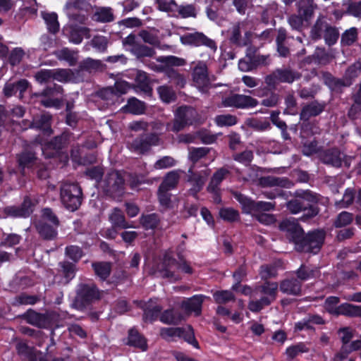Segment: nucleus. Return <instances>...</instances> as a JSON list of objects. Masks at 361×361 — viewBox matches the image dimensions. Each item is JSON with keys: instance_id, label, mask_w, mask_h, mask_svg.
<instances>
[{"instance_id": "nucleus-1", "label": "nucleus", "mask_w": 361, "mask_h": 361, "mask_svg": "<svg viewBox=\"0 0 361 361\" xmlns=\"http://www.w3.org/2000/svg\"><path fill=\"white\" fill-rule=\"evenodd\" d=\"M318 200L317 195L310 190H297L295 192V198L288 201L286 206L293 214L305 212V217L312 218L319 212L317 207L313 205Z\"/></svg>"}, {"instance_id": "nucleus-2", "label": "nucleus", "mask_w": 361, "mask_h": 361, "mask_svg": "<svg viewBox=\"0 0 361 361\" xmlns=\"http://www.w3.org/2000/svg\"><path fill=\"white\" fill-rule=\"evenodd\" d=\"M126 173L121 171L110 170L100 182L102 192L108 197L120 200L125 194Z\"/></svg>"}, {"instance_id": "nucleus-3", "label": "nucleus", "mask_w": 361, "mask_h": 361, "mask_svg": "<svg viewBox=\"0 0 361 361\" xmlns=\"http://www.w3.org/2000/svg\"><path fill=\"white\" fill-rule=\"evenodd\" d=\"M178 256L179 259L178 262H177L170 253H166L164 255L161 267L159 269L161 277L169 279L173 281L179 280L180 278L175 271V268L185 274H192L193 269L190 267V264L183 257L182 255L178 254Z\"/></svg>"}, {"instance_id": "nucleus-4", "label": "nucleus", "mask_w": 361, "mask_h": 361, "mask_svg": "<svg viewBox=\"0 0 361 361\" xmlns=\"http://www.w3.org/2000/svg\"><path fill=\"white\" fill-rule=\"evenodd\" d=\"M60 199L67 209L74 212L82 204V189L78 183L63 182L60 186Z\"/></svg>"}, {"instance_id": "nucleus-5", "label": "nucleus", "mask_w": 361, "mask_h": 361, "mask_svg": "<svg viewBox=\"0 0 361 361\" xmlns=\"http://www.w3.org/2000/svg\"><path fill=\"white\" fill-rule=\"evenodd\" d=\"M102 292L93 283H80L78 286L76 296L73 306L79 310L99 300Z\"/></svg>"}, {"instance_id": "nucleus-6", "label": "nucleus", "mask_w": 361, "mask_h": 361, "mask_svg": "<svg viewBox=\"0 0 361 361\" xmlns=\"http://www.w3.org/2000/svg\"><path fill=\"white\" fill-rule=\"evenodd\" d=\"M258 289L262 296L259 300L250 301L248 304L249 310L253 312H259L276 300L279 283L273 281H264Z\"/></svg>"}, {"instance_id": "nucleus-7", "label": "nucleus", "mask_w": 361, "mask_h": 361, "mask_svg": "<svg viewBox=\"0 0 361 361\" xmlns=\"http://www.w3.org/2000/svg\"><path fill=\"white\" fill-rule=\"evenodd\" d=\"M131 137L132 136H128V140L126 142L127 147L131 152L140 154L149 152L152 146H157L160 143V137L157 133L142 134L130 140Z\"/></svg>"}, {"instance_id": "nucleus-8", "label": "nucleus", "mask_w": 361, "mask_h": 361, "mask_svg": "<svg viewBox=\"0 0 361 361\" xmlns=\"http://www.w3.org/2000/svg\"><path fill=\"white\" fill-rule=\"evenodd\" d=\"M122 44L126 50L128 51L138 60H142L144 58H152L156 54L153 47L140 42L134 34H130L123 38Z\"/></svg>"}, {"instance_id": "nucleus-9", "label": "nucleus", "mask_w": 361, "mask_h": 361, "mask_svg": "<svg viewBox=\"0 0 361 361\" xmlns=\"http://www.w3.org/2000/svg\"><path fill=\"white\" fill-rule=\"evenodd\" d=\"M301 74L288 67L275 69L271 73L264 78L265 83L271 87L275 88L279 83L291 84L295 80H299Z\"/></svg>"}, {"instance_id": "nucleus-10", "label": "nucleus", "mask_w": 361, "mask_h": 361, "mask_svg": "<svg viewBox=\"0 0 361 361\" xmlns=\"http://www.w3.org/2000/svg\"><path fill=\"white\" fill-rule=\"evenodd\" d=\"M326 233L322 230L314 231L303 235L296 249L298 252H312L317 254L324 243Z\"/></svg>"}, {"instance_id": "nucleus-11", "label": "nucleus", "mask_w": 361, "mask_h": 361, "mask_svg": "<svg viewBox=\"0 0 361 361\" xmlns=\"http://www.w3.org/2000/svg\"><path fill=\"white\" fill-rule=\"evenodd\" d=\"M320 159L324 164L339 168L342 164L346 167H350L352 157L343 154L336 148L326 149L320 154Z\"/></svg>"}, {"instance_id": "nucleus-12", "label": "nucleus", "mask_w": 361, "mask_h": 361, "mask_svg": "<svg viewBox=\"0 0 361 361\" xmlns=\"http://www.w3.org/2000/svg\"><path fill=\"white\" fill-rule=\"evenodd\" d=\"M279 229L285 233L286 238L295 244V250L304 235V231L294 219L283 220L279 224Z\"/></svg>"}, {"instance_id": "nucleus-13", "label": "nucleus", "mask_w": 361, "mask_h": 361, "mask_svg": "<svg viewBox=\"0 0 361 361\" xmlns=\"http://www.w3.org/2000/svg\"><path fill=\"white\" fill-rule=\"evenodd\" d=\"M192 80L195 86L202 92H206L210 87L207 66L203 61L196 63L192 71Z\"/></svg>"}, {"instance_id": "nucleus-14", "label": "nucleus", "mask_w": 361, "mask_h": 361, "mask_svg": "<svg viewBox=\"0 0 361 361\" xmlns=\"http://www.w3.org/2000/svg\"><path fill=\"white\" fill-rule=\"evenodd\" d=\"M180 42L183 44L192 45L195 47L205 46L209 48L213 52L217 49L216 42L207 37L202 32H196L194 33H187L180 37Z\"/></svg>"}, {"instance_id": "nucleus-15", "label": "nucleus", "mask_w": 361, "mask_h": 361, "mask_svg": "<svg viewBox=\"0 0 361 361\" xmlns=\"http://www.w3.org/2000/svg\"><path fill=\"white\" fill-rule=\"evenodd\" d=\"M222 104L225 107H234L236 109L252 108L257 106L258 101L248 95L234 94L225 97Z\"/></svg>"}, {"instance_id": "nucleus-16", "label": "nucleus", "mask_w": 361, "mask_h": 361, "mask_svg": "<svg viewBox=\"0 0 361 361\" xmlns=\"http://www.w3.org/2000/svg\"><path fill=\"white\" fill-rule=\"evenodd\" d=\"M245 23L239 22L234 24L230 29L229 39L231 43L240 47L246 46L250 42L251 32L245 30Z\"/></svg>"}, {"instance_id": "nucleus-17", "label": "nucleus", "mask_w": 361, "mask_h": 361, "mask_svg": "<svg viewBox=\"0 0 361 361\" xmlns=\"http://www.w3.org/2000/svg\"><path fill=\"white\" fill-rule=\"evenodd\" d=\"M297 13L306 20V23L313 18L315 11L318 8L314 0H299L296 4Z\"/></svg>"}, {"instance_id": "nucleus-18", "label": "nucleus", "mask_w": 361, "mask_h": 361, "mask_svg": "<svg viewBox=\"0 0 361 361\" xmlns=\"http://www.w3.org/2000/svg\"><path fill=\"white\" fill-rule=\"evenodd\" d=\"M325 106L324 102H319L317 100L306 104L300 111V120L307 121L310 118L319 115L324 111Z\"/></svg>"}, {"instance_id": "nucleus-19", "label": "nucleus", "mask_w": 361, "mask_h": 361, "mask_svg": "<svg viewBox=\"0 0 361 361\" xmlns=\"http://www.w3.org/2000/svg\"><path fill=\"white\" fill-rule=\"evenodd\" d=\"M34 204L31 199L25 197L19 207H9L6 208V213L13 217H27L33 212Z\"/></svg>"}, {"instance_id": "nucleus-20", "label": "nucleus", "mask_w": 361, "mask_h": 361, "mask_svg": "<svg viewBox=\"0 0 361 361\" xmlns=\"http://www.w3.org/2000/svg\"><path fill=\"white\" fill-rule=\"evenodd\" d=\"M281 292L284 294L297 296L301 294L302 283L296 278H286L279 283Z\"/></svg>"}, {"instance_id": "nucleus-21", "label": "nucleus", "mask_w": 361, "mask_h": 361, "mask_svg": "<svg viewBox=\"0 0 361 361\" xmlns=\"http://www.w3.org/2000/svg\"><path fill=\"white\" fill-rule=\"evenodd\" d=\"M205 298L202 295H195L183 300L181 303V308L188 314L194 312L196 316H199L201 314L202 305Z\"/></svg>"}, {"instance_id": "nucleus-22", "label": "nucleus", "mask_w": 361, "mask_h": 361, "mask_svg": "<svg viewBox=\"0 0 361 361\" xmlns=\"http://www.w3.org/2000/svg\"><path fill=\"white\" fill-rule=\"evenodd\" d=\"M322 78L326 85H327L332 91L340 92L344 87L350 86L344 76L343 78H336L329 72L322 73Z\"/></svg>"}, {"instance_id": "nucleus-23", "label": "nucleus", "mask_w": 361, "mask_h": 361, "mask_svg": "<svg viewBox=\"0 0 361 361\" xmlns=\"http://www.w3.org/2000/svg\"><path fill=\"white\" fill-rule=\"evenodd\" d=\"M258 185L264 188L279 186L288 188L291 186V182L286 178L268 176L259 178Z\"/></svg>"}, {"instance_id": "nucleus-24", "label": "nucleus", "mask_w": 361, "mask_h": 361, "mask_svg": "<svg viewBox=\"0 0 361 361\" xmlns=\"http://www.w3.org/2000/svg\"><path fill=\"white\" fill-rule=\"evenodd\" d=\"M51 116L49 114H43L40 116L33 118L30 123L31 128L42 130L44 133L50 135L52 133L51 129Z\"/></svg>"}, {"instance_id": "nucleus-25", "label": "nucleus", "mask_w": 361, "mask_h": 361, "mask_svg": "<svg viewBox=\"0 0 361 361\" xmlns=\"http://www.w3.org/2000/svg\"><path fill=\"white\" fill-rule=\"evenodd\" d=\"M189 172H192L191 170H190ZM208 175L209 173L207 170L200 173H191V175L189 176V181L192 184V188L190 189V191L193 195H195L202 190Z\"/></svg>"}, {"instance_id": "nucleus-26", "label": "nucleus", "mask_w": 361, "mask_h": 361, "mask_svg": "<svg viewBox=\"0 0 361 361\" xmlns=\"http://www.w3.org/2000/svg\"><path fill=\"white\" fill-rule=\"evenodd\" d=\"M103 67L102 61L88 57L80 62L78 71L92 73L102 70Z\"/></svg>"}, {"instance_id": "nucleus-27", "label": "nucleus", "mask_w": 361, "mask_h": 361, "mask_svg": "<svg viewBox=\"0 0 361 361\" xmlns=\"http://www.w3.org/2000/svg\"><path fill=\"white\" fill-rule=\"evenodd\" d=\"M54 54L57 59L66 61L70 66L76 65L79 58L78 51L71 50L67 47L55 51Z\"/></svg>"}, {"instance_id": "nucleus-28", "label": "nucleus", "mask_w": 361, "mask_h": 361, "mask_svg": "<svg viewBox=\"0 0 361 361\" xmlns=\"http://www.w3.org/2000/svg\"><path fill=\"white\" fill-rule=\"evenodd\" d=\"M127 344L140 348L142 351L147 349V339L135 329L129 330Z\"/></svg>"}, {"instance_id": "nucleus-29", "label": "nucleus", "mask_w": 361, "mask_h": 361, "mask_svg": "<svg viewBox=\"0 0 361 361\" xmlns=\"http://www.w3.org/2000/svg\"><path fill=\"white\" fill-rule=\"evenodd\" d=\"M83 37H90V30L82 26H71L68 35V39L71 42L79 44L82 42Z\"/></svg>"}, {"instance_id": "nucleus-30", "label": "nucleus", "mask_w": 361, "mask_h": 361, "mask_svg": "<svg viewBox=\"0 0 361 361\" xmlns=\"http://www.w3.org/2000/svg\"><path fill=\"white\" fill-rule=\"evenodd\" d=\"M146 109L145 102L137 99L135 97L128 99L127 104L121 109L124 113H130L135 115L142 114Z\"/></svg>"}, {"instance_id": "nucleus-31", "label": "nucleus", "mask_w": 361, "mask_h": 361, "mask_svg": "<svg viewBox=\"0 0 361 361\" xmlns=\"http://www.w3.org/2000/svg\"><path fill=\"white\" fill-rule=\"evenodd\" d=\"M39 235L45 240H53L57 236V228L53 224L49 225L45 221H40L35 225Z\"/></svg>"}, {"instance_id": "nucleus-32", "label": "nucleus", "mask_w": 361, "mask_h": 361, "mask_svg": "<svg viewBox=\"0 0 361 361\" xmlns=\"http://www.w3.org/2000/svg\"><path fill=\"white\" fill-rule=\"evenodd\" d=\"M71 135V133L63 132L61 135L56 136L47 145L46 149H54L58 152L66 147L70 142Z\"/></svg>"}, {"instance_id": "nucleus-33", "label": "nucleus", "mask_w": 361, "mask_h": 361, "mask_svg": "<svg viewBox=\"0 0 361 361\" xmlns=\"http://www.w3.org/2000/svg\"><path fill=\"white\" fill-rule=\"evenodd\" d=\"M136 85L135 88L139 89L147 95H151L152 89L149 85V79L147 73L142 71H137L135 78Z\"/></svg>"}, {"instance_id": "nucleus-34", "label": "nucleus", "mask_w": 361, "mask_h": 361, "mask_svg": "<svg viewBox=\"0 0 361 361\" xmlns=\"http://www.w3.org/2000/svg\"><path fill=\"white\" fill-rule=\"evenodd\" d=\"M229 173V171L226 168H221L218 169L212 176L211 180L207 186L209 192H216L219 189V185L223 180L225 179L226 176Z\"/></svg>"}, {"instance_id": "nucleus-35", "label": "nucleus", "mask_w": 361, "mask_h": 361, "mask_svg": "<svg viewBox=\"0 0 361 361\" xmlns=\"http://www.w3.org/2000/svg\"><path fill=\"white\" fill-rule=\"evenodd\" d=\"M183 319L180 313L173 309L164 310L159 317V320L168 325H177Z\"/></svg>"}, {"instance_id": "nucleus-36", "label": "nucleus", "mask_w": 361, "mask_h": 361, "mask_svg": "<svg viewBox=\"0 0 361 361\" xmlns=\"http://www.w3.org/2000/svg\"><path fill=\"white\" fill-rule=\"evenodd\" d=\"M329 25L324 18L319 17L311 28L310 37L314 41L321 39Z\"/></svg>"}, {"instance_id": "nucleus-37", "label": "nucleus", "mask_w": 361, "mask_h": 361, "mask_svg": "<svg viewBox=\"0 0 361 361\" xmlns=\"http://www.w3.org/2000/svg\"><path fill=\"white\" fill-rule=\"evenodd\" d=\"M340 314L350 317H361V305L343 303L338 306L337 315Z\"/></svg>"}, {"instance_id": "nucleus-38", "label": "nucleus", "mask_w": 361, "mask_h": 361, "mask_svg": "<svg viewBox=\"0 0 361 361\" xmlns=\"http://www.w3.org/2000/svg\"><path fill=\"white\" fill-rule=\"evenodd\" d=\"M59 272L65 279V283H68L75 276L77 271L76 266L68 261H63L59 263Z\"/></svg>"}, {"instance_id": "nucleus-39", "label": "nucleus", "mask_w": 361, "mask_h": 361, "mask_svg": "<svg viewBox=\"0 0 361 361\" xmlns=\"http://www.w3.org/2000/svg\"><path fill=\"white\" fill-rule=\"evenodd\" d=\"M150 300L144 308L143 319L145 322H152L161 314L162 307L159 305H152Z\"/></svg>"}, {"instance_id": "nucleus-40", "label": "nucleus", "mask_w": 361, "mask_h": 361, "mask_svg": "<svg viewBox=\"0 0 361 361\" xmlns=\"http://www.w3.org/2000/svg\"><path fill=\"white\" fill-rule=\"evenodd\" d=\"M176 114L178 115L186 123L188 126L192 125L197 118V111L191 106H180Z\"/></svg>"}, {"instance_id": "nucleus-41", "label": "nucleus", "mask_w": 361, "mask_h": 361, "mask_svg": "<svg viewBox=\"0 0 361 361\" xmlns=\"http://www.w3.org/2000/svg\"><path fill=\"white\" fill-rule=\"evenodd\" d=\"M109 220L114 227L127 228L131 227L126 221L123 212L118 208H114L109 215Z\"/></svg>"}, {"instance_id": "nucleus-42", "label": "nucleus", "mask_w": 361, "mask_h": 361, "mask_svg": "<svg viewBox=\"0 0 361 361\" xmlns=\"http://www.w3.org/2000/svg\"><path fill=\"white\" fill-rule=\"evenodd\" d=\"M41 16L44 20L49 32L56 34L59 30L58 16L56 13L42 12Z\"/></svg>"}, {"instance_id": "nucleus-43", "label": "nucleus", "mask_w": 361, "mask_h": 361, "mask_svg": "<svg viewBox=\"0 0 361 361\" xmlns=\"http://www.w3.org/2000/svg\"><path fill=\"white\" fill-rule=\"evenodd\" d=\"M179 179L180 176L178 171H170L165 176L159 188H161V190H171L176 187Z\"/></svg>"}, {"instance_id": "nucleus-44", "label": "nucleus", "mask_w": 361, "mask_h": 361, "mask_svg": "<svg viewBox=\"0 0 361 361\" xmlns=\"http://www.w3.org/2000/svg\"><path fill=\"white\" fill-rule=\"evenodd\" d=\"M355 219L353 213L343 211L340 212L334 219L333 226L335 228H343L350 225Z\"/></svg>"}, {"instance_id": "nucleus-45", "label": "nucleus", "mask_w": 361, "mask_h": 361, "mask_svg": "<svg viewBox=\"0 0 361 361\" xmlns=\"http://www.w3.org/2000/svg\"><path fill=\"white\" fill-rule=\"evenodd\" d=\"M361 73V60H358L349 66L345 71L343 76L348 82V83L353 85L355 80Z\"/></svg>"}, {"instance_id": "nucleus-46", "label": "nucleus", "mask_w": 361, "mask_h": 361, "mask_svg": "<svg viewBox=\"0 0 361 361\" xmlns=\"http://www.w3.org/2000/svg\"><path fill=\"white\" fill-rule=\"evenodd\" d=\"M114 13L112 9L109 7L98 8L93 16L95 21L101 23H109L114 20Z\"/></svg>"}, {"instance_id": "nucleus-47", "label": "nucleus", "mask_w": 361, "mask_h": 361, "mask_svg": "<svg viewBox=\"0 0 361 361\" xmlns=\"http://www.w3.org/2000/svg\"><path fill=\"white\" fill-rule=\"evenodd\" d=\"M182 327H162L160 336L166 341H173L176 338H181Z\"/></svg>"}, {"instance_id": "nucleus-48", "label": "nucleus", "mask_w": 361, "mask_h": 361, "mask_svg": "<svg viewBox=\"0 0 361 361\" xmlns=\"http://www.w3.org/2000/svg\"><path fill=\"white\" fill-rule=\"evenodd\" d=\"M165 74L170 82L175 84L177 87H183L186 83L185 76L173 68H167Z\"/></svg>"}, {"instance_id": "nucleus-49", "label": "nucleus", "mask_w": 361, "mask_h": 361, "mask_svg": "<svg viewBox=\"0 0 361 361\" xmlns=\"http://www.w3.org/2000/svg\"><path fill=\"white\" fill-rule=\"evenodd\" d=\"M22 317L28 323L32 325L42 328L44 324V317L42 314L37 313L32 310H28L27 312L22 315Z\"/></svg>"}, {"instance_id": "nucleus-50", "label": "nucleus", "mask_w": 361, "mask_h": 361, "mask_svg": "<svg viewBox=\"0 0 361 361\" xmlns=\"http://www.w3.org/2000/svg\"><path fill=\"white\" fill-rule=\"evenodd\" d=\"M295 274L297 279L301 282L302 281H306L309 279L317 276L319 271L317 269H311L309 267L302 264L295 271Z\"/></svg>"}, {"instance_id": "nucleus-51", "label": "nucleus", "mask_w": 361, "mask_h": 361, "mask_svg": "<svg viewBox=\"0 0 361 361\" xmlns=\"http://www.w3.org/2000/svg\"><path fill=\"white\" fill-rule=\"evenodd\" d=\"M355 195L354 189L348 188L345 190L342 200L336 202L335 205L339 209L348 208L353 203Z\"/></svg>"}, {"instance_id": "nucleus-52", "label": "nucleus", "mask_w": 361, "mask_h": 361, "mask_svg": "<svg viewBox=\"0 0 361 361\" xmlns=\"http://www.w3.org/2000/svg\"><path fill=\"white\" fill-rule=\"evenodd\" d=\"M95 274L101 279L105 280L111 272V264L109 262H96L92 264Z\"/></svg>"}, {"instance_id": "nucleus-53", "label": "nucleus", "mask_w": 361, "mask_h": 361, "mask_svg": "<svg viewBox=\"0 0 361 361\" xmlns=\"http://www.w3.org/2000/svg\"><path fill=\"white\" fill-rule=\"evenodd\" d=\"M338 37L339 32L338 29L329 24L322 37L325 41V43L329 46L334 45L336 43Z\"/></svg>"}, {"instance_id": "nucleus-54", "label": "nucleus", "mask_w": 361, "mask_h": 361, "mask_svg": "<svg viewBox=\"0 0 361 361\" xmlns=\"http://www.w3.org/2000/svg\"><path fill=\"white\" fill-rule=\"evenodd\" d=\"M176 16L183 18H195L197 16L196 8L193 4L178 5Z\"/></svg>"}, {"instance_id": "nucleus-55", "label": "nucleus", "mask_w": 361, "mask_h": 361, "mask_svg": "<svg viewBox=\"0 0 361 361\" xmlns=\"http://www.w3.org/2000/svg\"><path fill=\"white\" fill-rule=\"evenodd\" d=\"M98 95L102 99L106 101L107 104H114L118 99L117 94L115 93L114 87H107L102 89L99 91Z\"/></svg>"}, {"instance_id": "nucleus-56", "label": "nucleus", "mask_w": 361, "mask_h": 361, "mask_svg": "<svg viewBox=\"0 0 361 361\" xmlns=\"http://www.w3.org/2000/svg\"><path fill=\"white\" fill-rule=\"evenodd\" d=\"M313 56L319 63L322 65L329 63L334 58V56L331 52L326 51L324 48H317Z\"/></svg>"}, {"instance_id": "nucleus-57", "label": "nucleus", "mask_w": 361, "mask_h": 361, "mask_svg": "<svg viewBox=\"0 0 361 361\" xmlns=\"http://www.w3.org/2000/svg\"><path fill=\"white\" fill-rule=\"evenodd\" d=\"M88 44L98 51L104 52L107 49L109 40L108 38L104 36L96 35Z\"/></svg>"}, {"instance_id": "nucleus-58", "label": "nucleus", "mask_w": 361, "mask_h": 361, "mask_svg": "<svg viewBox=\"0 0 361 361\" xmlns=\"http://www.w3.org/2000/svg\"><path fill=\"white\" fill-rule=\"evenodd\" d=\"M138 37L142 39L144 43L152 46H159L160 44L157 35L147 30H141L138 32Z\"/></svg>"}, {"instance_id": "nucleus-59", "label": "nucleus", "mask_w": 361, "mask_h": 361, "mask_svg": "<svg viewBox=\"0 0 361 361\" xmlns=\"http://www.w3.org/2000/svg\"><path fill=\"white\" fill-rule=\"evenodd\" d=\"M182 330L183 332L181 333V338L195 348L199 349L200 345L195 337L194 331L192 326L188 325L185 327H182Z\"/></svg>"}, {"instance_id": "nucleus-60", "label": "nucleus", "mask_w": 361, "mask_h": 361, "mask_svg": "<svg viewBox=\"0 0 361 361\" xmlns=\"http://www.w3.org/2000/svg\"><path fill=\"white\" fill-rule=\"evenodd\" d=\"M210 152L208 147H192L189 150V159L193 163L197 162L200 159L207 156Z\"/></svg>"}, {"instance_id": "nucleus-61", "label": "nucleus", "mask_w": 361, "mask_h": 361, "mask_svg": "<svg viewBox=\"0 0 361 361\" xmlns=\"http://www.w3.org/2000/svg\"><path fill=\"white\" fill-rule=\"evenodd\" d=\"M157 4L159 10L169 12L172 15L176 16L178 4L174 0H157Z\"/></svg>"}, {"instance_id": "nucleus-62", "label": "nucleus", "mask_w": 361, "mask_h": 361, "mask_svg": "<svg viewBox=\"0 0 361 361\" xmlns=\"http://www.w3.org/2000/svg\"><path fill=\"white\" fill-rule=\"evenodd\" d=\"M157 92L161 99L166 103H169L176 99L174 91L166 85L159 86L157 88Z\"/></svg>"}, {"instance_id": "nucleus-63", "label": "nucleus", "mask_w": 361, "mask_h": 361, "mask_svg": "<svg viewBox=\"0 0 361 361\" xmlns=\"http://www.w3.org/2000/svg\"><path fill=\"white\" fill-rule=\"evenodd\" d=\"M52 80L65 82L68 81L71 77V71L70 69L56 68L51 69Z\"/></svg>"}, {"instance_id": "nucleus-64", "label": "nucleus", "mask_w": 361, "mask_h": 361, "mask_svg": "<svg viewBox=\"0 0 361 361\" xmlns=\"http://www.w3.org/2000/svg\"><path fill=\"white\" fill-rule=\"evenodd\" d=\"M159 219L155 214L143 215L140 218V224L145 229H153L158 225Z\"/></svg>"}]
</instances>
